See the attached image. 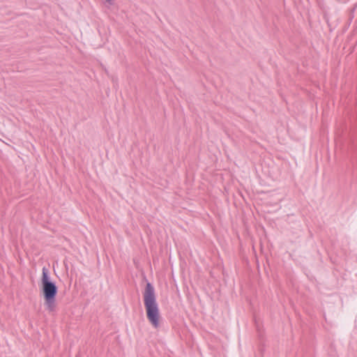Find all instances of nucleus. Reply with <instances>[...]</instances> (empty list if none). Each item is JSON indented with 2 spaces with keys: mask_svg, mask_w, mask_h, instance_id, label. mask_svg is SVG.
Returning <instances> with one entry per match:
<instances>
[{
  "mask_svg": "<svg viewBox=\"0 0 357 357\" xmlns=\"http://www.w3.org/2000/svg\"><path fill=\"white\" fill-rule=\"evenodd\" d=\"M143 298L147 319L153 328H159L160 319V309L156 300L155 288L149 282H146Z\"/></svg>",
  "mask_w": 357,
  "mask_h": 357,
  "instance_id": "nucleus-1",
  "label": "nucleus"
},
{
  "mask_svg": "<svg viewBox=\"0 0 357 357\" xmlns=\"http://www.w3.org/2000/svg\"><path fill=\"white\" fill-rule=\"evenodd\" d=\"M40 290L45 301L46 309L50 312L56 310V297L58 294V287L56 282L52 281L49 269L44 266L42 269Z\"/></svg>",
  "mask_w": 357,
  "mask_h": 357,
  "instance_id": "nucleus-2",
  "label": "nucleus"
},
{
  "mask_svg": "<svg viewBox=\"0 0 357 357\" xmlns=\"http://www.w3.org/2000/svg\"><path fill=\"white\" fill-rule=\"evenodd\" d=\"M107 1L108 3H109L110 4H112V0H107Z\"/></svg>",
  "mask_w": 357,
  "mask_h": 357,
  "instance_id": "nucleus-3",
  "label": "nucleus"
}]
</instances>
